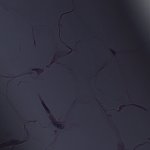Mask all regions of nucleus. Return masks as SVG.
I'll return each mask as SVG.
<instances>
[{"label":"nucleus","mask_w":150,"mask_h":150,"mask_svg":"<svg viewBox=\"0 0 150 150\" xmlns=\"http://www.w3.org/2000/svg\"><path fill=\"white\" fill-rule=\"evenodd\" d=\"M127 3L129 4H130L136 5L139 4V2L136 0H130L128 1Z\"/></svg>","instance_id":"obj_1"},{"label":"nucleus","mask_w":150,"mask_h":150,"mask_svg":"<svg viewBox=\"0 0 150 150\" xmlns=\"http://www.w3.org/2000/svg\"><path fill=\"white\" fill-rule=\"evenodd\" d=\"M43 105L45 108V110L46 111L48 112V113H50V111L48 109V108L45 105L44 103H42Z\"/></svg>","instance_id":"obj_2"},{"label":"nucleus","mask_w":150,"mask_h":150,"mask_svg":"<svg viewBox=\"0 0 150 150\" xmlns=\"http://www.w3.org/2000/svg\"><path fill=\"white\" fill-rule=\"evenodd\" d=\"M6 11H7V12H8V24H9V10H5ZM59 11H67V10H59Z\"/></svg>","instance_id":"obj_3"},{"label":"nucleus","mask_w":150,"mask_h":150,"mask_svg":"<svg viewBox=\"0 0 150 150\" xmlns=\"http://www.w3.org/2000/svg\"><path fill=\"white\" fill-rule=\"evenodd\" d=\"M58 125V127H60V128L62 127V126L61 125Z\"/></svg>","instance_id":"obj_4"}]
</instances>
